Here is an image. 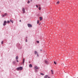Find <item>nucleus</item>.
<instances>
[{
	"label": "nucleus",
	"mask_w": 78,
	"mask_h": 78,
	"mask_svg": "<svg viewBox=\"0 0 78 78\" xmlns=\"http://www.w3.org/2000/svg\"><path fill=\"white\" fill-rule=\"evenodd\" d=\"M26 42H28V41L27 40V39H26Z\"/></svg>",
	"instance_id": "nucleus-28"
},
{
	"label": "nucleus",
	"mask_w": 78,
	"mask_h": 78,
	"mask_svg": "<svg viewBox=\"0 0 78 78\" xmlns=\"http://www.w3.org/2000/svg\"><path fill=\"white\" fill-rule=\"evenodd\" d=\"M37 43H38V44H39V41H37Z\"/></svg>",
	"instance_id": "nucleus-23"
},
{
	"label": "nucleus",
	"mask_w": 78,
	"mask_h": 78,
	"mask_svg": "<svg viewBox=\"0 0 78 78\" xmlns=\"http://www.w3.org/2000/svg\"><path fill=\"white\" fill-rule=\"evenodd\" d=\"M44 62L46 64H48V62L46 60H45L44 61Z\"/></svg>",
	"instance_id": "nucleus-4"
},
{
	"label": "nucleus",
	"mask_w": 78,
	"mask_h": 78,
	"mask_svg": "<svg viewBox=\"0 0 78 78\" xmlns=\"http://www.w3.org/2000/svg\"><path fill=\"white\" fill-rule=\"evenodd\" d=\"M36 7H37V8H38V5H36Z\"/></svg>",
	"instance_id": "nucleus-29"
},
{
	"label": "nucleus",
	"mask_w": 78,
	"mask_h": 78,
	"mask_svg": "<svg viewBox=\"0 0 78 78\" xmlns=\"http://www.w3.org/2000/svg\"><path fill=\"white\" fill-rule=\"evenodd\" d=\"M38 9H39V10H41V7H39L38 8Z\"/></svg>",
	"instance_id": "nucleus-24"
},
{
	"label": "nucleus",
	"mask_w": 78,
	"mask_h": 78,
	"mask_svg": "<svg viewBox=\"0 0 78 78\" xmlns=\"http://www.w3.org/2000/svg\"><path fill=\"white\" fill-rule=\"evenodd\" d=\"M51 72L52 74H53V70H51Z\"/></svg>",
	"instance_id": "nucleus-15"
},
{
	"label": "nucleus",
	"mask_w": 78,
	"mask_h": 78,
	"mask_svg": "<svg viewBox=\"0 0 78 78\" xmlns=\"http://www.w3.org/2000/svg\"><path fill=\"white\" fill-rule=\"evenodd\" d=\"M29 67H30V68H31V67H33V66L31 64H30L29 65Z\"/></svg>",
	"instance_id": "nucleus-7"
},
{
	"label": "nucleus",
	"mask_w": 78,
	"mask_h": 78,
	"mask_svg": "<svg viewBox=\"0 0 78 78\" xmlns=\"http://www.w3.org/2000/svg\"><path fill=\"white\" fill-rule=\"evenodd\" d=\"M39 69V67H38L37 66H35L34 67V69L35 70H37V69Z\"/></svg>",
	"instance_id": "nucleus-3"
},
{
	"label": "nucleus",
	"mask_w": 78,
	"mask_h": 78,
	"mask_svg": "<svg viewBox=\"0 0 78 78\" xmlns=\"http://www.w3.org/2000/svg\"><path fill=\"white\" fill-rule=\"evenodd\" d=\"M29 62L30 63V62Z\"/></svg>",
	"instance_id": "nucleus-35"
},
{
	"label": "nucleus",
	"mask_w": 78,
	"mask_h": 78,
	"mask_svg": "<svg viewBox=\"0 0 78 78\" xmlns=\"http://www.w3.org/2000/svg\"><path fill=\"white\" fill-rule=\"evenodd\" d=\"M54 64H56V62H55V61L54 62Z\"/></svg>",
	"instance_id": "nucleus-21"
},
{
	"label": "nucleus",
	"mask_w": 78,
	"mask_h": 78,
	"mask_svg": "<svg viewBox=\"0 0 78 78\" xmlns=\"http://www.w3.org/2000/svg\"><path fill=\"white\" fill-rule=\"evenodd\" d=\"M23 13H25V8H23L22 9Z\"/></svg>",
	"instance_id": "nucleus-6"
},
{
	"label": "nucleus",
	"mask_w": 78,
	"mask_h": 78,
	"mask_svg": "<svg viewBox=\"0 0 78 78\" xmlns=\"http://www.w3.org/2000/svg\"><path fill=\"white\" fill-rule=\"evenodd\" d=\"M13 64H16V61H14L13 62Z\"/></svg>",
	"instance_id": "nucleus-14"
},
{
	"label": "nucleus",
	"mask_w": 78,
	"mask_h": 78,
	"mask_svg": "<svg viewBox=\"0 0 78 78\" xmlns=\"http://www.w3.org/2000/svg\"><path fill=\"white\" fill-rule=\"evenodd\" d=\"M41 75H44V73H41Z\"/></svg>",
	"instance_id": "nucleus-19"
},
{
	"label": "nucleus",
	"mask_w": 78,
	"mask_h": 78,
	"mask_svg": "<svg viewBox=\"0 0 78 78\" xmlns=\"http://www.w3.org/2000/svg\"><path fill=\"white\" fill-rule=\"evenodd\" d=\"M16 69L17 70H22L23 69V67L22 66H20L19 67H18Z\"/></svg>",
	"instance_id": "nucleus-1"
},
{
	"label": "nucleus",
	"mask_w": 78,
	"mask_h": 78,
	"mask_svg": "<svg viewBox=\"0 0 78 78\" xmlns=\"http://www.w3.org/2000/svg\"><path fill=\"white\" fill-rule=\"evenodd\" d=\"M10 21L11 22H12V23H13V21L12 20H10Z\"/></svg>",
	"instance_id": "nucleus-9"
},
{
	"label": "nucleus",
	"mask_w": 78,
	"mask_h": 78,
	"mask_svg": "<svg viewBox=\"0 0 78 78\" xmlns=\"http://www.w3.org/2000/svg\"><path fill=\"white\" fill-rule=\"evenodd\" d=\"M32 1V0H31V2Z\"/></svg>",
	"instance_id": "nucleus-36"
},
{
	"label": "nucleus",
	"mask_w": 78,
	"mask_h": 78,
	"mask_svg": "<svg viewBox=\"0 0 78 78\" xmlns=\"http://www.w3.org/2000/svg\"><path fill=\"white\" fill-rule=\"evenodd\" d=\"M41 51H42V49L40 50Z\"/></svg>",
	"instance_id": "nucleus-34"
},
{
	"label": "nucleus",
	"mask_w": 78,
	"mask_h": 78,
	"mask_svg": "<svg viewBox=\"0 0 78 78\" xmlns=\"http://www.w3.org/2000/svg\"><path fill=\"white\" fill-rule=\"evenodd\" d=\"M3 41H2L1 42V44H3Z\"/></svg>",
	"instance_id": "nucleus-27"
},
{
	"label": "nucleus",
	"mask_w": 78,
	"mask_h": 78,
	"mask_svg": "<svg viewBox=\"0 0 78 78\" xmlns=\"http://www.w3.org/2000/svg\"><path fill=\"white\" fill-rule=\"evenodd\" d=\"M10 22V21H7L8 23H9Z\"/></svg>",
	"instance_id": "nucleus-25"
},
{
	"label": "nucleus",
	"mask_w": 78,
	"mask_h": 78,
	"mask_svg": "<svg viewBox=\"0 0 78 78\" xmlns=\"http://www.w3.org/2000/svg\"><path fill=\"white\" fill-rule=\"evenodd\" d=\"M57 4H59V1L57 2Z\"/></svg>",
	"instance_id": "nucleus-22"
},
{
	"label": "nucleus",
	"mask_w": 78,
	"mask_h": 78,
	"mask_svg": "<svg viewBox=\"0 0 78 78\" xmlns=\"http://www.w3.org/2000/svg\"><path fill=\"white\" fill-rule=\"evenodd\" d=\"M37 56H39V55H38V54L37 53Z\"/></svg>",
	"instance_id": "nucleus-30"
},
{
	"label": "nucleus",
	"mask_w": 78,
	"mask_h": 78,
	"mask_svg": "<svg viewBox=\"0 0 78 78\" xmlns=\"http://www.w3.org/2000/svg\"><path fill=\"white\" fill-rule=\"evenodd\" d=\"M24 62H25V58L23 59V64H24Z\"/></svg>",
	"instance_id": "nucleus-11"
},
{
	"label": "nucleus",
	"mask_w": 78,
	"mask_h": 78,
	"mask_svg": "<svg viewBox=\"0 0 78 78\" xmlns=\"http://www.w3.org/2000/svg\"><path fill=\"white\" fill-rule=\"evenodd\" d=\"M16 62H19V61H18V60H16Z\"/></svg>",
	"instance_id": "nucleus-31"
},
{
	"label": "nucleus",
	"mask_w": 78,
	"mask_h": 78,
	"mask_svg": "<svg viewBox=\"0 0 78 78\" xmlns=\"http://www.w3.org/2000/svg\"><path fill=\"white\" fill-rule=\"evenodd\" d=\"M26 39H27V38H28V37H26Z\"/></svg>",
	"instance_id": "nucleus-33"
},
{
	"label": "nucleus",
	"mask_w": 78,
	"mask_h": 78,
	"mask_svg": "<svg viewBox=\"0 0 78 78\" xmlns=\"http://www.w3.org/2000/svg\"><path fill=\"white\" fill-rule=\"evenodd\" d=\"M48 77V75H46V76H44V78H47ZM48 78H50L49 77H48Z\"/></svg>",
	"instance_id": "nucleus-8"
},
{
	"label": "nucleus",
	"mask_w": 78,
	"mask_h": 78,
	"mask_svg": "<svg viewBox=\"0 0 78 78\" xmlns=\"http://www.w3.org/2000/svg\"><path fill=\"white\" fill-rule=\"evenodd\" d=\"M39 20H38L37 21V24H39Z\"/></svg>",
	"instance_id": "nucleus-20"
},
{
	"label": "nucleus",
	"mask_w": 78,
	"mask_h": 78,
	"mask_svg": "<svg viewBox=\"0 0 78 78\" xmlns=\"http://www.w3.org/2000/svg\"><path fill=\"white\" fill-rule=\"evenodd\" d=\"M6 23H7V21H5L3 24V26H5V25H6Z\"/></svg>",
	"instance_id": "nucleus-2"
},
{
	"label": "nucleus",
	"mask_w": 78,
	"mask_h": 78,
	"mask_svg": "<svg viewBox=\"0 0 78 78\" xmlns=\"http://www.w3.org/2000/svg\"><path fill=\"white\" fill-rule=\"evenodd\" d=\"M27 26L28 27H32V25H31L30 24H28Z\"/></svg>",
	"instance_id": "nucleus-5"
},
{
	"label": "nucleus",
	"mask_w": 78,
	"mask_h": 78,
	"mask_svg": "<svg viewBox=\"0 0 78 78\" xmlns=\"http://www.w3.org/2000/svg\"><path fill=\"white\" fill-rule=\"evenodd\" d=\"M39 19L40 20H42V17H40Z\"/></svg>",
	"instance_id": "nucleus-10"
},
{
	"label": "nucleus",
	"mask_w": 78,
	"mask_h": 78,
	"mask_svg": "<svg viewBox=\"0 0 78 78\" xmlns=\"http://www.w3.org/2000/svg\"><path fill=\"white\" fill-rule=\"evenodd\" d=\"M34 53H35V54L36 55V54H37V51H34Z\"/></svg>",
	"instance_id": "nucleus-18"
},
{
	"label": "nucleus",
	"mask_w": 78,
	"mask_h": 78,
	"mask_svg": "<svg viewBox=\"0 0 78 78\" xmlns=\"http://www.w3.org/2000/svg\"><path fill=\"white\" fill-rule=\"evenodd\" d=\"M20 22H21V20H20Z\"/></svg>",
	"instance_id": "nucleus-32"
},
{
	"label": "nucleus",
	"mask_w": 78,
	"mask_h": 78,
	"mask_svg": "<svg viewBox=\"0 0 78 78\" xmlns=\"http://www.w3.org/2000/svg\"><path fill=\"white\" fill-rule=\"evenodd\" d=\"M2 17H5V15H2Z\"/></svg>",
	"instance_id": "nucleus-26"
},
{
	"label": "nucleus",
	"mask_w": 78,
	"mask_h": 78,
	"mask_svg": "<svg viewBox=\"0 0 78 78\" xmlns=\"http://www.w3.org/2000/svg\"><path fill=\"white\" fill-rule=\"evenodd\" d=\"M4 15L5 16H7L8 14H7V13H5L4 14Z\"/></svg>",
	"instance_id": "nucleus-12"
},
{
	"label": "nucleus",
	"mask_w": 78,
	"mask_h": 78,
	"mask_svg": "<svg viewBox=\"0 0 78 78\" xmlns=\"http://www.w3.org/2000/svg\"><path fill=\"white\" fill-rule=\"evenodd\" d=\"M16 60L18 59H19V58L18 57V56H16Z\"/></svg>",
	"instance_id": "nucleus-13"
},
{
	"label": "nucleus",
	"mask_w": 78,
	"mask_h": 78,
	"mask_svg": "<svg viewBox=\"0 0 78 78\" xmlns=\"http://www.w3.org/2000/svg\"><path fill=\"white\" fill-rule=\"evenodd\" d=\"M30 3V1H28L27 2V3H28V4H29Z\"/></svg>",
	"instance_id": "nucleus-17"
},
{
	"label": "nucleus",
	"mask_w": 78,
	"mask_h": 78,
	"mask_svg": "<svg viewBox=\"0 0 78 78\" xmlns=\"http://www.w3.org/2000/svg\"><path fill=\"white\" fill-rule=\"evenodd\" d=\"M35 72H38V71H37V70L36 69H35Z\"/></svg>",
	"instance_id": "nucleus-16"
}]
</instances>
